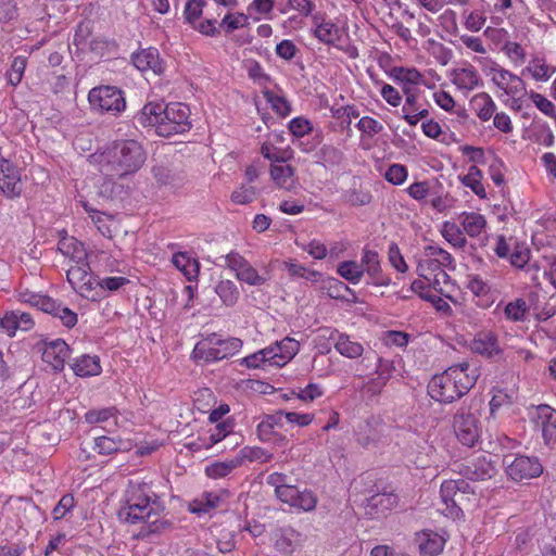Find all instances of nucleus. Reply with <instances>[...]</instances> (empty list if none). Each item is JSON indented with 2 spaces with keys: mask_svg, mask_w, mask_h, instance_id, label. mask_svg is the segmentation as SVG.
I'll use <instances>...</instances> for the list:
<instances>
[{
  "mask_svg": "<svg viewBox=\"0 0 556 556\" xmlns=\"http://www.w3.org/2000/svg\"><path fill=\"white\" fill-rule=\"evenodd\" d=\"M315 36L326 45H332L339 38V29L331 22H324L317 25Z\"/></svg>",
  "mask_w": 556,
  "mask_h": 556,
  "instance_id": "49",
  "label": "nucleus"
},
{
  "mask_svg": "<svg viewBox=\"0 0 556 556\" xmlns=\"http://www.w3.org/2000/svg\"><path fill=\"white\" fill-rule=\"evenodd\" d=\"M471 104L476 110L478 117L483 122L489 121L496 110L495 102L486 92L476 94L471 100Z\"/></svg>",
  "mask_w": 556,
  "mask_h": 556,
  "instance_id": "31",
  "label": "nucleus"
},
{
  "mask_svg": "<svg viewBox=\"0 0 556 556\" xmlns=\"http://www.w3.org/2000/svg\"><path fill=\"white\" fill-rule=\"evenodd\" d=\"M480 409L481 401L470 399L463 402L453 417L454 432L463 445L472 447L479 442L482 431Z\"/></svg>",
  "mask_w": 556,
  "mask_h": 556,
  "instance_id": "4",
  "label": "nucleus"
},
{
  "mask_svg": "<svg viewBox=\"0 0 556 556\" xmlns=\"http://www.w3.org/2000/svg\"><path fill=\"white\" fill-rule=\"evenodd\" d=\"M275 495L282 503L305 511L313 510L317 505V497L312 491L306 489L300 491L298 486L292 483L286 485L283 489L276 490Z\"/></svg>",
  "mask_w": 556,
  "mask_h": 556,
  "instance_id": "13",
  "label": "nucleus"
},
{
  "mask_svg": "<svg viewBox=\"0 0 556 556\" xmlns=\"http://www.w3.org/2000/svg\"><path fill=\"white\" fill-rule=\"evenodd\" d=\"M508 258L514 267L523 268L530 260V250L526 244L515 242Z\"/></svg>",
  "mask_w": 556,
  "mask_h": 556,
  "instance_id": "53",
  "label": "nucleus"
},
{
  "mask_svg": "<svg viewBox=\"0 0 556 556\" xmlns=\"http://www.w3.org/2000/svg\"><path fill=\"white\" fill-rule=\"evenodd\" d=\"M132 64L141 72L151 70L154 74H161L163 71L159 50L155 48L143 49L132 54Z\"/></svg>",
  "mask_w": 556,
  "mask_h": 556,
  "instance_id": "22",
  "label": "nucleus"
},
{
  "mask_svg": "<svg viewBox=\"0 0 556 556\" xmlns=\"http://www.w3.org/2000/svg\"><path fill=\"white\" fill-rule=\"evenodd\" d=\"M381 438L380 431L370 422L366 421L358 427L356 441L365 448L376 444Z\"/></svg>",
  "mask_w": 556,
  "mask_h": 556,
  "instance_id": "35",
  "label": "nucleus"
},
{
  "mask_svg": "<svg viewBox=\"0 0 556 556\" xmlns=\"http://www.w3.org/2000/svg\"><path fill=\"white\" fill-rule=\"evenodd\" d=\"M241 459H247L249 462H258V463H268L273 458V454L268 453L265 448L260 446H245L240 451V455L237 456Z\"/></svg>",
  "mask_w": 556,
  "mask_h": 556,
  "instance_id": "48",
  "label": "nucleus"
},
{
  "mask_svg": "<svg viewBox=\"0 0 556 556\" xmlns=\"http://www.w3.org/2000/svg\"><path fill=\"white\" fill-rule=\"evenodd\" d=\"M334 348L341 355L349 358L359 357L364 352L363 345L358 342L351 341L350 337L346 334L338 336Z\"/></svg>",
  "mask_w": 556,
  "mask_h": 556,
  "instance_id": "36",
  "label": "nucleus"
},
{
  "mask_svg": "<svg viewBox=\"0 0 556 556\" xmlns=\"http://www.w3.org/2000/svg\"><path fill=\"white\" fill-rule=\"evenodd\" d=\"M146 151L136 140H117L90 155L100 173L111 179L138 172L146 162Z\"/></svg>",
  "mask_w": 556,
  "mask_h": 556,
  "instance_id": "2",
  "label": "nucleus"
},
{
  "mask_svg": "<svg viewBox=\"0 0 556 556\" xmlns=\"http://www.w3.org/2000/svg\"><path fill=\"white\" fill-rule=\"evenodd\" d=\"M241 348L242 341L238 338L220 339L218 334L211 333L194 346L193 355L205 363H213L236 355Z\"/></svg>",
  "mask_w": 556,
  "mask_h": 556,
  "instance_id": "5",
  "label": "nucleus"
},
{
  "mask_svg": "<svg viewBox=\"0 0 556 556\" xmlns=\"http://www.w3.org/2000/svg\"><path fill=\"white\" fill-rule=\"evenodd\" d=\"M18 15L14 0H0V23L7 24Z\"/></svg>",
  "mask_w": 556,
  "mask_h": 556,
  "instance_id": "64",
  "label": "nucleus"
},
{
  "mask_svg": "<svg viewBox=\"0 0 556 556\" xmlns=\"http://www.w3.org/2000/svg\"><path fill=\"white\" fill-rule=\"evenodd\" d=\"M67 281L83 298L96 301L98 281L93 278L87 262L75 263L66 271Z\"/></svg>",
  "mask_w": 556,
  "mask_h": 556,
  "instance_id": "8",
  "label": "nucleus"
},
{
  "mask_svg": "<svg viewBox=\"0 0 556 556\" xmlns=\"http://www.w3.org/2000/svg\"><path fill=\"white\" fill-rule=\"evenodd\" d=\"M215 292L226 306H233L240 296L236 283L228 279L220 280L215 287Z\"/></svg>",
  "mask_w": 556,
  "mask_h": 556,
  "instance_id": "33",
  "label": "nucleus"
},
{
  "mask_svg": "<svg viewBox=\"0 0 556 556\" xmlns=\"http://www.w3.org/2000/svg\"><path fill=\"white\" fill-rule=\"evenodd\" d=\"M152 174L157 184L173 190L182 188L187 181L185 172L172 164H156Z\"/></svg>",
  "mask_w": 556,
  "mask_h": 556,
  "instance_id": "16",
  "label": "nucleus"
},
{
  "mask_svg": "<svg viewBox=\"0 0 556 556\" xmlns=\"http://www.w3.org/2000/svg\"><path fill=\"white\" fill-rule=\"evenodd\" d=\"M72 369L79 377L98 376L101 374L100 359L96 355H81L74 359Z\"/></svg>",
  "mask_w": 556,
  "mask_h": 556,
  "instance_id": "29",
  "label": "nucleus"
},
{
  "mask_svg": "<svg viewBox=\"0 0 556 556\" xmlns=\"http://www.w3.org/2000/svg\"><path fill=\"white\" fill-rule=\"evenodd\" d=\"M525 71L529 72L536 81H546L556 68L548 66L543 58L534 56Z\"/></svg>",
  "mask_w": 556,
  "mask_h": 556,
  "instance_id": "34",
  "label": "nucleus"
},
{
  "mask_svg": "<svg viewBox=\"0 0 556 556\" xmlns=\"http://www.w3.org/2000/svg\"><path fill=\"white\" fill-rule=\"evenodd\" d=\"M249 17L244 13L227 14L222 20L219 27L225 30L226 34H230L239 28L249 26Z\"/></svg>",
  "mask_w": 556,
  "mask_h": 556,
  "instance_id": "47",
  "label": "nucleus"
},
{
  "mask_svg": "<svg viewBox=\"0 0 556 556\" xmlns=\"http://www.w3.org/2000/svg\"><path fill=\"white\" fill-rule=\"evenodd\" d=\"M172 263L189 281L197 279L200 264L195 258L185 252H178L173 255Z\"/></svg>",
  "mask_w": 556,
  "mask_h": 556,
  "instance_id": "30",
  "label": "nucleus"
},
{
  "mask_svg": "<svg viewBox=\"0 0 556 556\" xmlns=\"http://www.w3.org/2000/svg\"><path fill=\"white\" fill-rule=\"evenodd\" d=\"M75 500L72 494L63 495L52 510L54 520H61L74 508Z\"/></svg>",
  "mask_w": 556,
  "mask_h": 556,
  "instance_id": "59",
  "label": "nucleus"
},
{
  "mask_svg": "<svg viewBox=\"0 0 556 556\" xmlns=\"http://www.w3.org/2000/svg\"><path fill=\"white\" fill-rule=\"evenodd\" d=\"M479 75L473 67H466L456 71L454 84L458 88L472 90L479 85Z\"/></svg>",
  "mask_w": 556,
  "mask_h": 556,
  "instance_id": "40",
  "label": "nucleus"
},
{
  "mask_svg": "<svg viewBox=\"0 0 556 556\" xmlns=\"http://www.w3.org/2000/svg\"><path fill=\"white\" fill-rule=\"evenodd\" d=\"M58 250L74 263L86 260L87 253L84 244L74 237H63L59 240Z\"/></svg>",
  "mask_w": 556,
  "mask_h": 556,
  "instance_id": "26",
  "label": "nucleus"
},
{
  "mask_svg": "<svg viewBox=\"0 0 556 556\" xmlns=\"http://www.w3.org/2000/svg\"><path fill=\"white\" fill-rule=\"evenodd\" d=\"M428 393L432 400L440 403H453L463 397L448 369L434 375L428 383Z\"/></svg>",
  "mask_w": 556,
  "mask_h": 556,
  "instance_id": "10",
  "label": "nucleus"
},
{
  "mask_svg": "<svg viewBox=\"0 0 556 556\" xmlns=\"http://www.w3.org/2000/svg\"><path fill=\"white\" fill-rule=\"evenodd\" d=\"M469 492L470 485L465 479L445 480L440 489L444 507H440L439 510L446 517L459 518L463 515L460 506Z\"/></svg>",
  "mask_w": 556,
  "mask_h": 556,
  "instance_id": "6",
  "label": "nucleus"
},
{
  "mask_svg": "<svg viewBox=\"0 0 556 556\" xmlns=\"http://www.w3.org/2000/svg\"><path fill=\"white\" fill-rule=\"evenodd\" d=\"M420 554L422 556L439 555L445 545V539L431 530H424L416 534Z\"/></svg>",
  "mask_w": 556,
  "mask_h": 556,
  "instance_id": "21",
  "label": "nucleus"
},
{
  "mask_svg": "<svg viewBox=\"0 0 556 556\" xmlns=\"http://www.w3.org/2000/svg\"><path fill=\"white\" fill-rule=\"evenodd\" d=\"M442 268L443 267H441L431 256H426L425 254L418 262L417 273L419 277L427 281H431V277Z\"/></svg>",
  "mask_w": 556,
  "mask_h": 556,
  "instance_id": "56",
  "label": "nucleus"
},
{
  "mask_svg": "<svg viewBox=\"0 0 556 556\" xmlns=\"http://www.w3.org/2000/svg\"><path fill=\"white\" fill-rule=\"evenodd\" d=\"M459 472L465 480L483 481L491 479L496 473V469L490 455H481L462 464Z\"/></svg>",
  "mask_w": 556,
  "mask_h": 556,
  "instance_id": "14",
  "label": "nucleus"
},
{
  "mask_svg": "<svg viewBox=\"0 0 556 556\" xmlns=\"http://www.w3.org/2000/svg\"><path fill=\"white\" fill-rule=\"evenodd\" d=\"M481 170L476 165H471L468 173L460 177V181L464 186L470 188L479 198H485V189L481 184Z\"/></svg>",
  "mask_w": 556,
  "mask_h": 556,
  "instance_id": "38",
  "label": "nucleus"
},
{
  "mask_svg": "<svg viewBox=\"0 0 556 556\" xmlns=\"http://www.w3.org/2000/svg\"><path fill=\"white\" fill-rule=\"evenodd\" d=\"M458 219L463 230L470 237H478L486 227L484 216L476 212H464Z\"/></svg>",
  "mask_w": 556,
  "mask_h": 556,
  "instance_id": "28",
  "label": "nucleus"
},
{
  "mask_svg": "<svg viewBox=\"0 0 556 556\" xmlns=\"http://www.w3.org/2000/svg\"><path fill=\"white\" fill-rule=\"evenodd\" d=\"M88 101L93 111L98 113H111L116 115L126 108V101L122 90L113 86H99L88 93Z\"/></svg>",
  "mask_w": 556,
  "mask_h": 556,
  "instance_id": "7",
  "label": "nucleus"
},
{
  "mask_svg": "<svg viewBox=\"0 0 556 556\" xmlns=\"http://www.w3.org/2000/svg\"><path fill=\"white\" fill-rule=\"evenodd\" d=\"M338 274L349 282L356 285L361 281L364 275L362 265L354 261H345L338 265Z\"/></svg>",
  "mask_w": 556,
  "mask_h": 556,
  "instance_id": "41",
  "label": "nucleus"
},
{
  "mask_svg": "<svg viewBox=\"0 0 556 556\" xmlns=\"http://www.w3.org/2000/svg\"><path fill=\"white\" fill-rule=\"evenodd\" d=\"M85 208L87 212L90 213L91 220L98 228L99 232L105 238H111L112 230L110 225L108 224L106 216L96 210H88L87 206H85Z\"/></svg>",
  "mask_w": 556,
  "mask_h": 556,
  "instance_id": "62",
  "label": "nucleus"
},
{
  "mask_svg": "<svg viewBox=\"0 0 556 556\" xmlns=\"http://www.w3.org/2000/svg\"><path fill=\"white\" fill-rule=\"evenodd\" d=\"M0 190L7 199L14 200L21 197L23 184L21 174L15 164L2 154L0 148Z\"/></svg>",
  "mask_w": 556,
  "mask_h": 556,
  "instance_id": "11",
  "label": "nucleus"
},
{
  "mask_svg": "<svg viewBox=\"0 0 556 556\" xmlns=\"http://www.w3.org/2000/svg\"><path fill=\"white\" fill-rule=\"evenodd\" d=\"M116 414L117 409L115 407L90 409L85 414V421L90 425L102 424L113 417H116Z\"/></svg>",
  "mask_w": 556,
  "mask_h": 556,
  "instance_id": "54",
  "label": "nucleus"
},
{
  "mask_svg": "<svg viewBox=\"0 0 556 556\" xmlns=\"http://www.w3.org/2000/svg\"><path fill=\"white\" fill-rule=\"evenodd\" d=\"M283 427V410H278L274 414H266L256 427V434L262 442H271L281 440L278 430Z\"/></svg>",
  "mask_w": 556,
  "mask_h": 556,
  "instance_id": "19",
  "label": "nucleus"
},
{
  "mask_svg": "<svg viewBox=\"0 0 556 556\" xmlns=\"http://www.w3.org/2000/svg\"><path fill=\"white\" fill-rule=\"evenodd\" d=\"M29 301L40 311L58 317L67 328H73L77 324V314L74 311L48 295L34 294Z\"/></svg>",
  "mask_w": 556,
  "mask_h": 556,
  "instance_id": "12",
  "label": "nucleus"
},
{
  "mask_svg": "<svg viewBox=\"0 0 556 556\" xmlns=\"http://www.w3.org/2000/svg\"><path fill=\"white\" fill-rule=\"evenodd\" d=\"M356 127L359 131L369 137H374L375 135L381 132L383 129L382 124L369 116L362 117L356 124Z\"/></svg>",
  "mask_w": 556,
  "mask_h": 556,
  "instance_id": "61",
  "label": "nucleus"
},
{
  "mask_svg": "<svg viewBox=\"0 0 556 556\" xmlns=\"http://www.w3.org/2000/svg\"><path fill=\"white\" fill-rule=\"evenodd\" d=\"M123 441L106 435H100L94 439L93 450L100 455H111L122 448Z\"/></svg>",
  "mask_w": 556,
  "mask_h": 556,
  "instance_id": "42",
  "label": "nucleus"
},
{
  "mask_svg": "<svg viewBox=\"0 0 556 556\" xmlns=\"http://www.w3.org/2000/svg\"><path fill=\"white\" fill-rule=\"evenodd\" d=\"M384 177L393 185H402L407 178V169L402 164H392L386 172Z\"/></svg>",
  "mask_w": 556,
  "mask_h": 556,
  "instance_id": "63",
  "label": "nucleus"
},
{
  "mask_svg": "<svg viewBox=\"0 0 556 556\" xmlns=\"http://www.w3.org/2000/svg\"><path fill=\"white\" fill-rule=\"evenodd\" d=\"M432 286H428L420 279L412 282L410 289L417 293L422 300L430 302L440 312H451V306L446 301L437 295L431 290Z\"/></svg>",
  "mask_w": 556,
  "mask_h": 556,
  "instance_id": "25",
  "label": "nucleus"
},
{
  "mask_svg": "<svg viewBox=\"0 0 556 556\" xmlns=\"http://www.w3.org/2000/svg\"><path fill=\"white\" fill-rule=\"evenodd\" d=\"M533 419L541 427L545 444L554 445L556 443V409L546 404L539 405Z\"/></svg>",
  "mask_w": 556,
  "mask_h": 556,
  "instance_id": "17",
  "label": "nucleus"
},
{
  "mask_svg": "<svg viewBox=\"0 0 556 556\" xmlns=\"http://www.w3.org/2000/svg\"><path fill=\"white\" fill-rule=\"evenodd\" d=\"M320 159L324 163L329 165H339L343 159V152L330 144H325L319 150Z\"/></svg>",
  "mask_w": 556,
  "mask_h": 556,
  "instance_id": "58",
  "label": "nucleus"
},
{
  "mask_svg": "<svg viewBox=\"0 0 556 556\" xmlns=\"http://www.w3.org/2000/svg\"><path fill=\"white\" fill-rule=\"evenodd\" d=\"M70 346L62 339H56L43 343L42 361L51 367L53 371H62L65 361L70 356Z\"/></svg>",
  "mask_w": 556,
  "mask_h": 556,
  "instance_id": "15",
  "label": "nucleus"
},
{
  "mask_svg": "<svg viewBox=\"0 0 556 556\" xmlns=\"http://www.w3.org/2000/svg\"><path fill=\"white\" fill-rule=\"evenodd\" d=\"M189 117L190 109L185 103L149 102L142 108L137 119L144 127H154L159 136L170 137L190 130Z\"/></svg>",
  "mask_w": 556,
  "mask_h": 556,
  "instance_id": "3",
  "label": "nucleus"
},
{
  "mask_svg": "<svg viewBox=\"0 0 556 556\" xmlns=\"http://www.w3.org/2000/svg\"><path fill=\"white\" fill-rule=\"evenodd\" d=\"M268 348L273 356V366L282 367L298 354L300 343L293 338L286 337Z\"/></svg>",
  "mask_w": 556,
  "mask_h": 556,
  "instance_id": "20",
  "label": "nucleus"
},
{
  "mask_svg": "<svg viewBox=\"0 0 556 556\" xmlns=\"http://www.w3.org/2000/svg\"><path fill=\"white\" fill-rule=\"evenodd\" d=\"M237 279L249 286H262L266 282V278L258 275L257 270L248 263L237 275Z\"/></svg>",
  "mask_w": 556,
  "mask_h": 556,
  "instance_id": "55",
  "label": "nucleus"
},
{
  "mask_svg": "<svg viewBox=\"0 0 556 556\" xmlns=\"http://www.w3.org/2000/svg\"><path fill=\"white\" fill-rule=\"evenodd\" d=\"M364 271L371 278L372 283L377 286H387L389 279L381 274L379 255L376 251L365 249L362 255Z\"/></svg>",
  "mask_w": 556,
  "mask_h": 556,
  "instance_id": "24",
  "label": "nucleus"
},
{
  "mask_svg": "<svg viewBox=\"0 0 556 556\" xmlns=\"http://www.w3.org/2000/svg\"><path fill=\"white\" fill-rule=\"evenodd\" d=\"M426 256H431L441 267L454 269L453 256L442 248L430 244L425 248Z\"/></svg>",
  "mask_w": 556,
  "mask_h": 556,
  "instance_id": "45",
  "label": "nucleus"
},
{
  "mask_svg": "<svg viewBox=\"0 0 556 556\" xmlns=\"http://www.w3.org/2000/svg\"><path fill=\"white\" fill-rule=\"evenodd\" d=\"M344 200L351 205L362 206L371 202V194L368 191L351 189L344 193Z\"/></svg>",
  "mask_w": 556,
  "mask_h": 556,
  "instance_id": "60",
  "label": "nucleus"
},
{
  "mask_svg": "<svg viewBox=\"0 0 556 556\" xmlns=\"http://www.w3.org/2000/svg\"><path fill=\"white\" fill-rule=\"evenodd\" d=\"M27 60L24 56H15L11 63L10 71L8 72V83L12 86H17L24 75L26 68Z\"/></svg>",
  "mask_w": 556,
  "mask_h": 556,
  "instance_id": "52",
  "label": "nucleus"
},
{
  "mask_svg": "<svg viewBox=\"0 0 556 556\" xmlns=\"http://www.w3.org/2000/svg\"><path fill=\"white\" fill-rule=\"evenodd\" d=\"M503 463L506 473L516 482L536 478L543 472V466L538 457L519 455L511 459V456H505Z\"/></svg>",
  "mask_w": 556,
  "mask_h": 556,
  "instance_id": "9",
  "label": "nucleus"
},
{
  "mask_svg": "<svg viewBox=\"0 0 556 556\" xmlns=\"http://www.w3.org/2000/svg\"><path fill=\"white\" fill-rule=\"evenodd\" d=\"M528 313V305L523 299H516L508 302L504 308L506 319L511 321H523Z\"/></svg>",
  "mask_w": 556,
  "mask_h": 556,
  "instance_id": "43",
  "label": "nucleus"
},
{
  "mask_svg": "<svg viewBox=\"0 0 556 556\" xmlns=\"http://www.w3.org/2000/svg\"><path fill=\"white\" fill-rule=\"evenodd\" d=\"M443 237L456 248H464L467 240L464 236V230L454 223L445 222L442 230Z\"/></svg>",
  "mask_w": 556,
  "mask_h": 556,
  "instance_id": "46",
  "label": "nucleus"
},
{
  "mask_svg": "<svg viewBox=\"0 0 556 556\" xmlns=\"http://www.w3.org/2000/svg\"><path fill=\"white\" fill-rule=\"evenodd\" d=\"M220 501L222 496L219 492H203L190 503L189 509L191 513L198 515L207 514L211 510L217 508Z\"/></svg>",
  "mask_w": 556,
  "mask_h": 556,
  "instance_id": "27",
  "label": "nucleus"
},
{
  "mask_svg": "<svg viewBox=\"0 0 556 556\" xmlns=\"http://www.w3.org/2000/svg\"><path fill=\"white\" fill-rule=\"evenodd\" d=\"M399 497L394 493H379L368 500V505L377 513L384 514L397 506Z\"/></svg>",
  "mask_w": 556,
  "mask_h": 556,
  "instance_id": "37",
  "label": "nucleus"
},
{
  "mask_svg": "<svg viewBox=\"0 0 556 556\" xmlns=\"http://www.w3.org/2000/svg\"><path fill=\"white\" fill-rule=\"evenodd\" d=\"M241 465V459L235 457L223 462L213 463L205 468L207 477L213 479H220L228 476L233 469Z\"/></svg>",
  "mask_w": 556,
  "mask_h": 556,
  "instance_id": "32",
  "label": "nucleus"
},
{
  "mask_svg": "<svg viewBox=\"0 0 556 556\" xmlns=\"http://www.w3.org/2000/svg\"><path fill=\"white\" fill-rule=\"evenodd\" d=\"M447 369L462 396L471 390L479 377L478 368L467 362L452 365Z\"/></svg>",
  "mask_w": 556,
  "mask_h": 556,
  "instance_id": "18",
  "label": "nucleus"
},
{
  "mask_svg": "<svg viewBox=\"0 0 556 556\" xmlns=\"http://www.w3.org/2000/svg\"><path fill=\"white\" fill-rule=\"evenodd\" d=\"M323 288L331 299H344V293L350 292L348 285L336 278H328L324 281Z\"/></svg>",
  "mask_w": 556,
  "mask_h": 556,
  "instance_id": "57",
  "label": "nucleus"
},
{
  "mask_svg": "<svg viewBox=\"0 0 556 556\" xmlns=\"http://www.w3.org/2000/svg\"><path fill=\"white\" fill-rule=\"evenodd\" d=\"M471 349L473 352L489 358L496 357L502 353L497 337L491 331L477 334L472 341Z\"/></svg>",
  "mask_w": 556,
  "mask_h": 556,
  "instance_id": "23",
  "label": "nucleus"
},
{
  "mask_svg": "<svg viewBox=\"0 0 556 556\" xmlns=\"http://www.w3.org/2000/svg\"><path fill=\"white\" fill-rule=\"evenodd\" d=\"M242 363L248 368H260L265 364L273 366V356L270 354L269 348H265L260 350L242 359Z\"/></svg>",
  "mask_w": 556,
  "mask_h": 556,
  "instance_id": "51",
  "label": "nucleus"
},
{
  "mask_svg": "<svg viewBox=\"0 0 556 556\" xmlns=\"http://www.w3.org/2000/svg\"><path fill=\"white\" fill-rule=\"evenodd\" d=\"M161 507L156 494L147 482H130L124 495V504L118 509L121 521L136 525L142 523L137 539H147L172 528V522L159 518Z\"/></svg>",
  "mask_w": 556,
  "mask_h": 556,
  "instance_id": "1",
  "label": "nucleus"
},
{
  "mask_svg": "<svg viewBox=\"0 0 556 556\" xmlns=\"http://www.w3.org/2000/svg\"><path fill=\"white\" fill-rule=\"evenodd\" d=\"M270 176L279 187L290 189L293 185L294 168L291 165H271Z\"/></svg>",
  "mask_w": 556,
  "mask_h": 556,
  "instance_id": "39",
  "label": "nucleus"
},
{
  "mask_svg": "<svg viewBox=\"0 0 556 556\" xmlns=\"http://www.w3.org/2000/svg\"><path fill=\"white\" fill-rule=\"evenodd\" d=\"M264 97L278 115L286 117L290 114L291 106L285 97L278 96L270 90L264 91Z\"/></svg>",
  "mask_w": 556,
  "mask_h": 556,
  "instance_id": "50",
  "label": "nucleus"
},
{
  "mask_svg": "<svg viewBox=\"0 0 556 556\" xmlns=\"http://www.w3.org/2000/svg\"><path fill=\"white\" fill-rule=\"evenodd\" d=\"M392 76L395 80L402 84V86L418 85L422 78V75L416 68H404L394 67L392 70Z\"/></svg>",
  "mask_w": 556,
  "mask_h": 556,
  "instance_id": "44",
  "label": "nucleus"
}]
</instances>
